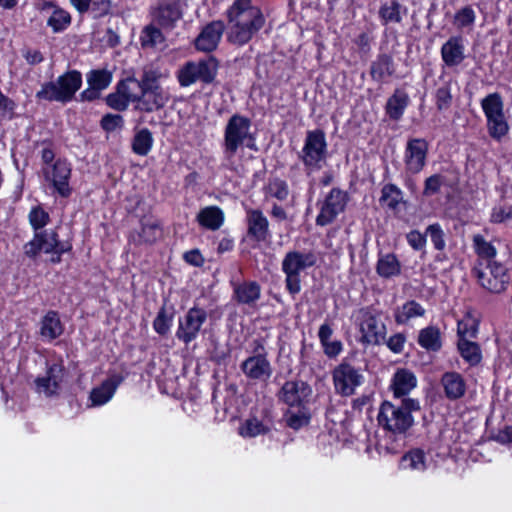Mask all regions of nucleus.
<instances>
[{
    "label": "nucleus",
    "mask_w": 512,
    "mask_h": 512,
    "mask_svg": "<svg viewBox=\"0 0 512 512\" xmlns=\"http://www.w3.org/2000/svg\"><path fill=\"white\" fill-rule=\"evenodd\" d=\"M247 235L256 242H264L270 237L269 221L259 209H248L246 215Z\"/></svg>",
    "instance_id": "4be33fe9"
},
{
    "label": "nucleus",
    "mask_w": 512,
    "mask_h": 512,
    "mask_svg": "<svg viewBox=\"0 0 512 512\" xmlns=\"http://www.w3.org/2000/svg\"><path fill=\"white\" fill-rule=\"evenodd\" d=\"M425 309L415 300H410L398 307L395 311V321L397 324H407L411 319L422 317Z\"/></svg>",
    "instance_id": "c9c22d12"
},
{
    "label": "nucleus",
    "mask_w": 512,
    "mask_h": 512,
    "mask_svg": "<svg viewBox=\"0 0 512 512\" xmlns=\"http://www.w3.org/2000/svg\"><path fill=\"white\" fill-rule=\"evenodd\" d=\"M81 85V73L77 70H70L59 76L56 81L42 84L41 89L36 93V98L49 102L67 103L74 98Z\"/></svg>",
    "instance_id": "39448f33"
},
{
    "label": "nucleus",
    "mask_w": 512,
    "mask_h": 512,
    "mask_svg": "<svg viewBox=\"0 0 512 512\" xmlns=\"http://www.w3.org/2000/svg\"><path fill=\"white\" fill-rule=\"evenodd\" d=\"M267 431V427H265L257 418L246 420L244 425L239 429V432L243 437H256L260 434H265Z\"/></svg>",
    "instance_id": "5fc2aeb1"
},
{
    "label": "nucleus",
    "mask_w": 512,
    "mask_h": 512,
    "mask_svg": "<svg viewBox=\"0 0 512 512\" xmlns=\"http://www.w3.org/2000/svg\"><path fill=\"white\" fill-rule=\"evenodd\" d=\"M394 62L390 55L380 54L375 61L371 63L370 75L377 82L384 81L385 78L394 74Z\"/></svg>",
    "instance_id": "2f4dec72"
},
{
    "label": "nucleus",
    "mask_w": 512,
    "mask_h": 512,
    "mask_svg": "<svg viewBox=\"0 0 512 512\" xmlns=\"http://www.w3.org/2000/svg\"><path fill=\"white\" fill-rule=\"evenodd\" d=\"M360 341L365 345H379L386 337L387 329L382 312L373 308L359 311Z\"/></svg>",
    "instance_id": "9d476101"
},
{
    "label": "nucleus",
    "mask_w": 512,
    "mask_h": 512,
    "mask_svg": "<svg viewBox=\"0 0 512 512\" xmlns=\"http://www.w3.org/2000/svg\"><path fill=\"white\" fill-rule=\"evenodd\" d=\"M140 40L143 47H155L163 43L165 38L159 28L148 25L143 29Z\"/></svg>",
    "instance_id": "09e8293b"
},
{
    "label": "nucleus",
    "mask_w": 512,
    "mask_h": 512,
    "mask_svg": "<svg viewBox=\"0 0 512 512\" xmlns=\"http://www.w3.org/2000/svg\"><path fill=\"white\" fill-rule=\"evenodd\" d=\"M245 377L254 382H267L273 373L272 365L268 358L249 356L240 365Z\"/></svg>",
    "instance_id": "a211bd4d"
},
{
    "label": "nucleus",
    "mask_w": 512,
    "mask_h": 512,
    "mask_svg": "<svg viewBox=\"0 0 512 512\" xmlns=\"http://www.w3.org/2000/svg\"><path fill=\"white\" fill-rule=\"evenodd\" d=\"M473 247L480 258L478 261L489 262L496 261L495 257L497 255L496 247L489 241H487L484 236L480 234H476L473 236Z\"/></svg>",
    "instance_id": "a19ab883"
},
{
    "label": "nucleus",
    "mask_w": 512,
    "mask_h": 512,
    "mask_svg": "<svg viewBox=\"0 0 512 512\" xmlns=\"http://www.w3.org/2000/svg\"><path fill=\"white\" fill-rule=\"evenodd\" d=\"M197 221L201 226L214 231L223 225L224 213L217 206H208L200 210Z\"/></svg>",
    "instance_id": "473e14b6"
},
{
    "label": "nucleus",
    "mask_w": 512,
    "mask_h": 512,
    "mask_svg": "<svg viewBox=\"0 0 512 512\" xmlns=\"http://www.w3.org/2000/svg\"><path fill=\"white\" fill-rule=\"evenodd\" d=\"M207 317V311L203 308L197 306L190 308L184 317L179 320L176 337L185 345H188L198 337L203 324L207 321Z\"/></svg>",
    "instance_id": "ddd939ff"
},
{
    "label": "nucleus",
    "mask_w": 512,
    "mask_h": 512,
    "mask_svg": "<svg viewBox=\"0 0 512 512\" xmlns=\"http://www.w3.org/2000/svg\"><path fill=\"white\" fill-rule=\"evenodd\" d=\"M15 107V102L0 91V119L11 118Z\"/></svg>",
    "instance_id": "e2e57ef3"
},
{
    "label": "nucleus",
    "mask_w": 512,
    "mask_h": 512,
    "mask_svg": "<svg viewBox=\"0 0 512 512\" xmlns=\"http://www.w3.org/2000/svg\"><path fill=\"white\" fill-rule=\"evenodd\" d=\"M407 8L400 4L397 0H389L384 2L379 8V18L383 25L391 23L398 24L402 22L403 16L406 15Z\"/></svg>",
    "instance_id": "c85d7f7f"
},
{
    "label": "nucleus",
    "mask_w": 512,
    "mask_h": 512,
    "mask_svg": "<svg viewBox=\"0 0 512 512\" xmlns=\"http://www.w3.org/2000/svg\"><path fill=\"white\" fill-rule=\"evenodd\" d=\"M310 422V414L302 407L297 413L288 412L286 414V424L288 427L299 430L308 425Z\"/></svg>",
    "instance_id": "864d4df0"
},
{
    "label": "nucleus",
    "mask_w": 512,
    "mask_h": 512,
    "mask_svg": "<svg viewBox=\"0 0 512 512\" xmlns=\"http://www.w3.org/2000/svg\"><path fill=\"white\" fill-rule=\"evenodd\" d=\"M312 394L311 386L303 380L286 381L279 390V401L290 407H303Z\"/></svg>",
    "instance_id": "2eb2a0df"
},
{
    "label": "nucleus",
    "mask_w": 512,
    "mask_h": 512,
    "mask_svg": "<svg viewBox=\"0 0 512 512\" xmlns=\"http://www.w3.org/2000/svg\"><path fill=\"white\" fill-rule=\"evenodd\" d=\"M376 271L382 278H391L401 273V264L393 253L380 255L377 261Z\"/></svg>",
    "instance_id": "f704fd0d"
},
{
    "label": "nucleus",
    "mask_w": 512,
    "mask_h": 512,
    "mask_svg": "<svg viewBox=\"0 0 512 512\" xmlns=\"http://www.w3.org/2000/svg\"><path fill=\"white\" fill-rule=\"evenodd\" d=\"M409 104V96L402 89H396L388 98L386 103V113L392 120H399Z\"/></svg>",
    "instance_id": "c756f323"
},
{
    "label": "nucleus",
    "mask_w": 512,
    "mask_h": 512,
    "mask_svg": "<svg viewBox=\"0 0 512 512\" xmlns=\"http://www.w3.org/2000/svg\"><path fill=\"white\" fill-rule=\"evenodd\" d=\"M153 145V136L149 129L143 128L138 131L132 141V150L139 156H146Z\"/></svg>",
    "instance_id": "c03bdc74"
},
{
    "label": "nucleus",
    "mask_w": 512,
    "mask_h": 512,
    "mask_svg": "<svg viewBox=\"0 0 512 512\" xmlns=\"http://www.w3.org/2000/svg\"><path fill=\"white\" fill-rule=\"evenodd\" d=\"M333 384L336 393L341 396H351L363 382V375L359 369L343 361L332 372Z\"/></svg>",
    "instance_id": "f8f14e48"
},
{
    "label": "nucleus",
    "mask_w": 512,
    "mask_h": 512,
    "mask_svg": "<svg viewBox=\"0 0 512 512\" xmlns=\"http://www.w3.org/2000/svg\"><path fill=\"white\" fill-rule=\"evenodd\" d=\"M416 383V377L412 372L404 369L398 370L391 385L394 396L400 398L407 395L416 386Z\"/></svg>",
    "instance_id": "7c9ffc66"
},
{
    "label": "nucleus",
    "mask_w": 512,
    "mask_h": 512,
    "mask_svg": "<svg viewBox=\"0 0 512 512\" xmlns=\"http://www.w3.org/2000/svg\"><path fill=\"white\" fill-rule=\"evenodd\" d=\"M106 103L114 110L125 111L130 101L117 90L115 93H111L106 97Z\"/></svg>",
    "instance_id": "13d9d810"
},
{
    "label": "nucleus",
    "mask_w": 512,
    "mask_h": 512,
    "mask_svg": "<svg viewBox=\"0 0 512 512\" xmlns=\"http://www.w3.org/2000/svg\"><path fill=\"white\" fill-rule=\"evenodd\" d=\"M86 79L88 85L102 91L110 85L112 73L106 69H95L87 73Z\"/></svg>",
    "instance_id": "a18cd8bd"
},
{
    "label": "nucleus",
    "mask_w": 512,
    "mask_h": 512,
    "mask_svg": "<svg viewBox=\"0 0 512 512\" xmlns=\"http://www.w3.org/2000/svg\"><path fill=\"white\" fill-rule=\"evenodd\" d=\"M89 11L95 19L104 17L111 11V0H93Z\"/></svg>",
    "instance_id": "bf43d9fd"
},
{
    "label": "nucleus",
    "mask_w": 512,
    "mask_h": 512,
    "mask_svg": "<svg viewBox=\"0 0 512 512\" xmlns=\"http://www.w3.org/2000/svg\"><path fill=\"white\" fill-rule=\"evenodd\" d=\"M122 382V377L113 375L104 380L99 387L92 389L90 399L93 406H100L107 403L114 395L117 387Z\"/></svg>",
    "instance_id": "a878e982"
},
{
    "label": "nucleus",
    "mask_w": 512,
    "mask_h": 512,
    "mask_svg": "<svg viewBox=\"0 0 512 512\" xmlns=\"http://www.w3.org/2000/svg\"><path fill=\"white\" fill-rule=\"evenodd\" d=\"M70 23V14L60 8H55L52 15L47 20V25L50 26L55 33L65 30Z\"/></svg>",
    "instance_id": "de8ad7c7"
},
{
    "label": "nucleus",
    "mask_w": 512,
    "mask_h": 512,
    "mask_svg": "<svg viewBox=\"0 0 512 512\" xmlns=\"http://www.w3.org/2000/svg\"><path fill=\"white\" fill-rule=\"evenodd\" d=\"M63 372L64 366L61 363L48 365L46 376L35 379L36 391L46 397L57 395L63 378Z\"/></svg>",
    "instance_id": "aec40b11"
},
{
    "label": "nucleus",
    "mask_w": 512,
    "mask_h": 512,
    "mask_svg": "<svg viewBox=\"0 0 512 512\" xmlns=\"http://www.w3.org/2000/svg\"><path fill=\"white\" fill-rule=\"evenodd\" d=\"M440 384L443 387L445 397L451 401L462 398L466 393V381L458 372H445L440 379Z\"/></svg>",
    "instance_id": "b1692460"
},
{
    "label": "nucleus",
    "mask_w": 512,
    "mask_h": 512,
    "mask_svg": "<svg viewBox=\"0 0 512 512\" xmlns=\"http://www.w3.org/2000/svg\"><path fill=\"white\" fill-rule=\"evenodd\" d=\"M426 235L430 236L436 250L442 251L446 247L445 234L440 224L434 223L426 228Z\"/></svg>",
    "instance_id": "6e6d98bb"
},
{
    "label": "nucleus",
    "mask_w": 512,
    "mask_h": 512,
    "mask_svg": "<svg viewBox=\"0 0 512 512\" xmlns=\"http://www.w3.org/2000/svg\"><path fill=\"white\" fill-rule=\"evenodd\" d=\"M419 409V402L411 398L401 399L398 403L384 401L377 416L378 424L393 434H404L413 425L412 412Z\"/></svg>",
    "instance_id": "f03ea898"
},
{
    "label": "nucleus",
    "mask_w": 512,
    "mask_h": 512,
    "mask_svg": "<svg viewBox=\"0 0 512 512\" xmlns=\"http://www.w3.org/2000/svg\"><path fill=\"white\" fill-rule=\"evenodd\" d=\"M162 231L157 221L143 222L141 231L131 234L135 244H152L161 236Z\"/></svg>",
    "instance_id": "72a5a7b5"
},
{
    "label": "nucleus",
    "mask_w": 512,
    "mask_h": 512,
    "mask_svg": "<svg viewBox=\"0 0 512 512\" xmlns=\"http://www.w3.org/2000/svg\"><path fill=\"white\" fill-rule=\"evenodd\" d=\"M452 92L451 83L445 82L443 85L438 87L435 92V103L439 111H446L451 107L452 104Z\"/></svg>",
    "instance_id": "8fccbe9b"
},
{
    "label": "nucleus",
    "mask_w": 512,
    "mask_h": 512,
    "mask_svg": "<svg viewBox=\"0 0 512 512\" xmlns=\"http://www.w3.org/2000/svg\"><path fill=\"white\" fill-rule=\"evenodd\" d=\"M63 324L56 311H49L40 321V335L42 338L52 341L62 335Z\"/></svg>",
    "instance_id": "cd10ccee"
},
{
    "label": "nucleus",
    "mask_w": 512,
    "mask_h": 512,
    "mask_svg": "<svg viewBox=\"0 0 512 512\" xmlns=\"http://www.w3.org/2000/svg\"><path fill=\"white\" fill-rule=\"evenodd\" d=\"M71 248L70 242L60 241L57 232L49 229L34 233L33 239L23 246V251L30 259H35L41 252L54 254L56 257H52L51 261L58 263L61 261V255Z\"/></svg>",
    "instance_id": "0eeeda50"
},
{
    "label": "nucleus",
    "mask_w": 512,
    "mask_h": 512,
    "mask_svg": "<svg viewBox=\"0 0 512 512\" xmlns=\"http://www.w3.org/2000/svg\"><path fill=\"white\" fill-rule=\"evenodd\" d=\"M218 69L217 61L209 58L185 63L177 72L180 86L188 87L196 82L209 84L216 77Z\"/></svg>",
    "instance_id": "1a4fd4ad"
},
{
    "label": "nucleus",
    "mask_w": 512,
    "mask_h": 512,
    "mask_svg": "<svg viewBox=\"0 0 512 512\" xmlns=\"http://www.w3.org/2000/svg\"><path fill=\"white\" fill-rule=\"evenodd\" d=\"M270 191L273 197L281 201L285 200L289 194L287 183L280 179H276L270 184Z\"/></svg>",
    "instance_id": "680f3d73"
},
{
    "label": "nucleus",
    "mask_w": 512,
    "mask_h": 512,
    "mask_svg": "<svg viewBox=\"0 0 512 512\" xmlns=\"http://www.w3.org/2000/svg\"><path fill=\"white\" fill-rule=\"evenodd\" d=\"M472 273L479 285L491 293H502L511 281L508 269L498 261H477Z\"/></svg>",
    "instance_id": "6e6552de"
},
{
    "label": "nucleus",
    "mask_w": 512,
    "mask_h": 512,
    "mask_svg": "<svg viewBox=\"0 0 512 512\" xmlns=\"http://www.w3.org/2000/svg\"><path fill=\"white\" fill-rule=\"evenodd\" d=\"M242 147L256 149L251 120L243 115L233 114L224 129L223 153L227 159H232Z\"/></svg>",
    "instance_id": "7ed1b4c3"
},
{
    "label": "nucleus",
    "mask_w": 512,
    "mask_h": 512,
    "mask_svg": "<svg viewBox=\"0 0 512 512\" xmlns=\"http://www.w3.org/2000/svg\"><path fill=\"white\" fill-rule=\"evenodd\" d=\"M225 25L222 21H212L207 24L195 39V47L199 51L211 52L215 50L221 40Z\"/></svg>",
    "instance_id": "412c9836"
},
{
    "label": "nucleus",
    "mask_w": 512,
    "mask_h": 512,
    "mask_svg": "<svg viewBox=\"0 0 512 512\" xmlns=\"http://www.w3.org/2000/svg\"><path fill=\"white\" fill-rule=\"evenodd\" d=\"M512 219V206L509 207H496L491 214V221L494 223H502Z\"/></svg>",
    "instance_id": "69168bd1"
},
{
    "label": "nucleus",
    "mask_w": 512,
    "mask_h": 512,
    "mask_svg": "<svg viewBox=\"0 0 512 512\" xmlns=\"http://www.w3.org/2000/svg\"><path fill=\"white\" fill-rule=\"evenodd\" d=\"M404 343H405V337L403 334H395V335H392L388 341H387V346L389 347V349L395 353H400L402 350H403V347H404Z\"/></svg>",
    "instance_id": "338daca9"
},
{
    "label": "nucleus",
    "mask_w": 512,
    "mask_h": 512,
    "mask_svg": "<svg viewBox=\"0 0 512 512\" xmlns=\"http://www.w3.org/2000/svg\"><path fill=\"white\" fill-rule=\"evenodd\" d=\"M486 127L489 136L496 140L501 141L509 132V124L505 114L487 118Z\"/></svg>",
    "instance_id": "37998d69"
},
{
    "label": "nucleus",
    "mask_w": 512,
    "mask_h": 512,
    "mask_svg": "<svg viewBox=\"0 0 512 512\" xmlns=\"http://www.w3.org/2000/svg\"><path fill=\"white\" fill-rule=\"evenodd\" d=\"M428 147V142L423 138H411L407 141L404 162L408 173L417 174L422 171L426 165Z\"/></svg>",
    "instance_id": "dca6fc26"
},
{
    "label": "nucleus",
    "mask_w": 512,
    "mask_h": 512,
    "mask_svg": "<svg viewBox=\"0 0 512 512\" xmlns=\"http://www.w3.org/2000/svg\"><path fill=\"white\" fill-rule=\"evenodd\" d=\"M418 343L427 351H439L442 346L440 330L434 326H429L420 330Z\"/></svg>",
    "instance_id": "e433bc0d"
},
{
    "label": "nucleus",
    "mask_w": 512,
    "mask_h": 512,
    "mask_svg": "<svg viewBox=\"0 0 512 512\" xmlns=\"http://www.w3.org/2000/svg\"><path fill=\"white\" fill-rule=\"evenodd\" d=\"M153 20L163 29L172 30L183 17L181 0H164L152 12Z\"/></svg>",
    "instance_id": "f3484780"
},
{
    "label": "nucleus",
    "mask_w": 512,
    "mask_h": 512,
    "mask_svg": "<svg viewBox=\"0 0 512 512\" xmlns=\"http://www.w3.org/2000/svg\"><path fill=\"white\" fill-rule=\"evenodd\" d=\"M406 238L409 245L415 250H421L426 244V235L420 233L418 230L410 231Z\"/></svg>",
    "instance_id": "0e129e2a"
},
{
    "label": "nucleus",
    "mask_w": 512,
    "mask_h": 512,
    "mask_svg": "<svg viewBox=\"0 0 512 512\" xmlns=\"http://www.w3.org/2000/svg\"><path fill=\"white\" fill-rule=\"evenodd\" d=\"M118 91L124 95L130 103H137L141 98L143 85L140 78L128 77L117 84Z\"/></svg>",
    "instance_id": "58836bf2"
},
{
    "label": "nucleus",
    "mask_w": 512,
    "mask_h": 512,
    "mask_svg": "<svg viewBox=\"0 0 512 512\" xmlns=\"http://www.w3.org/2000/svg\"><path fill=\"white\" fill-rule=\"evenodd\" d=\"M162 72L153 65L145 66L140 76L142 83L141 98L137 107L145 112H153L163 108L169 101V94L160 85Z\"/></svg>",
    "instance_id": "20e7f679"
},
{
    "label": "nucleus",
    "mask_w": 512,
    "mask_h": 512,
    "mask_svg": "<svg viewBox=\"0 0 512 512\" xmlns=\"http://www.w3.org/2000/svg\"><path fill=\"white\" fill-rule=\"evenodd\" d=\"M122 125L123 117L119 114H106L101 119V126L105 131H114Z\"/></svg>",
    "instance_id": "052dcab7"
},
{
    "label": "nucleus",
    "mask_w": 512,
    "mask_h": 512,
    "mask_svg": "<svg viewBox=\"0 0 512 512\" xmlns=\"http://www.w3.org/2000/svg\"><path fill=\"white\" fill-rule=\"evenodd\" d=\"M467 332L463 329V324L458 323V351L461 357L470 365L476 366L482 360V352L480 346L473 341L466 339Z\"/></svg>",
    "instance_id": "393cba45"
},
{
    "label": "nucleus",
    "mask_w": 512,
    "mask_h": 512,
    "mask_svg": "<svg viewBox=\"0 0 512 512\" xmlns=\"http://www.w3.org/2000/svg\"><path fill=\"white\" fill-rule=\"evenodd\" d=\"M401 467L413 471L423 472L426 465V456L421 449H412L401 458Z\"/></svg>",
    "instance_id": "79ce46f5"
},
{
    "label": "nucleus",
    "mask_w": 512,
    "mask_h": 512,
    "mask_svg": "<svg viewBox=\"0 0 512 512\" xmlns=\"http://www.w3.org/2000/svg\"><path fill=\"white\" fill-rule=\"evenodd\" d=\"M441 57L448 67L460 65L466 58L463 37L451 36L441 47Z\"/></svg>",
    "instance_id": "5701e85b"
},
{
    "label": "nucleus",
    "mask_w": 512,
    "mask_h": 512,
    "mask_svg": "<svg viewBox=\"0 0 512 512\" xmlns=\"http://www.w3.org/2000/svg\"><path fill=\"white\" fill-rule=\"evenodd\" d=\"M347 202L348 195L345 191L339 188L331 189L320 204V212L316 217V224L318 226L331 224L345 210Z\"/></svg>",
    "instance_id": "4468645a"
},
{
    "label": "nucleus",
    "mask_w": 512,
    "mask_h": 512,
    "mask_svg": "<svg viewBox=\"0 0 512 512\" xmlns=\"http://www.w3.org/2000/svg\"><path fill=\"white\" fill-rule=\"evenodd\" d=\"M184 259L187 263L196 267H199L204 263V258L202 257L200 251L197 249L187 251L184 254Z\"/></svg>",
    "instance_id": "774afa93"
},
{
    "label": "nucleus",
    "mask_w": 512,
    "mask_h": 512,
    "mask_svg": "<svg viewBox=\"0 0 512 512\" xmlns=\"http://www.w3.org/2000/svg\"><path fill=\"white\" fill-rule=\"evenodd\" d=\"M327 153L326 136L323 130L316 129L306 133L300 158L310 169H320Z\"/></svg>",
    "instance_id": "9b49d317"
},
{
    "label": "nucleus",
    "mask_w": 512,
    "mask_h": 512,
    "mask_svg": "<svg viewBox=\"0 0 512 512\" xmlns=\"http://www.w3.org/2000/svg\"><path fill=\"white\" fill-rule=\"evenodd\" d=\"M261 296V287L256 281L235 285L234 299L243 305L254 307Z\"/></svg>",
    "instance_id": "bb28decb"
},
{
    "label": "nucleus",
    "mask_w": 512,
    "mask_h": 512,
    "mask_svg": "<svg viewBox=\"0 0 512 512\" xmlns=\"http://www.w3.org/2000/svg\"><path fill=\"white\" fill-rule=\"evenodd\" d=\"M44 175L46 180L51 181L57 193L62 197H68L71 194L69 179L71 175V167L65 161L58 159L51 167V170L45 169Z\"/></svg>",
    "instance_id": "6ab92c4d"
},
{
    "label": "nucleus",
    "mask_w": 512,
    "mask_h": 512,
    "mask_svg": "<svg viewBox=\"0 0 512 512\" xmlns=\"http://www.w3.org/2000/svg\"><path fill=\"white\" fill-rule=\"evenodd\" d=\"M317 262L316 254L312 251L301 252L297 250L289 251L282 260V271L285 274V285L291 295H296L301 291L300 273Z\"/></svg>",
    "instance_id": "423d86ee"
},
{
    "label": "nucleus",
    "mask_w": 512,
    "mask_h": 512,
    "mask_svg": "<svg viewBox=\"0 0 512 512\" xmlns=\"http://www.w3.org/2000/svg\"><path fill=\"white\" fill-rule=\"evenodd\" d=\"M228 41L242 46L248 43L265 25L262 10L252 0H235L226 12Z\"/></svg>",
    "instance_id": "f257e3e1"
},
{
    "label": "nucleus",
    "mask_w": 512,
    "mask_h": 512,
    "mask_svg": "<svg viewBox=\"0 0 512 512\" xmlns=\"http://www.w3.org/2000/svg\"><path fill=\"white\" fill-rule=\"evenodd\" d=\"M173 314H169L165 306H162L153 322L154 330L160 335H166L172 324Z\"/></svg>",
    "instance_id": "603ef678"
},
{
    "label": "nucleus",
    "mask_w": 512,
    "mask_h": 512,
    "mask_svg": "<svg viewBox=\"0 0 512 512\" xmlns=\"http://www.w3.org/2000/svg\"><path fill=\"white\" fill-rule=\"evenodd\" d=\"M476 21V12L471 5H466L458 9L452 20L453 26L457 30H473Z\"/></svg>",
    "instance_id": "4c0bfd02"
},
{
    "label": "nucleus",
    "mask_w": 512,
    "mask_h": 512,
    "mask_svg": "<svg viewBox=\"0 0 512 512\" xmlns=\"http://www.w3.org/2000/svg\"><path fill=\"white\" fill-rule=\"evenodd\" d=\"M402 201V191L394 184H386L381 190L380 202L390 209H396Z\"/></svg>",
    "instance_id": "49530a36"
},
{
    "label": "nucleus",
    "mask_w": 512,
    "mask_h": 512,
    "mask_svg": "<svg viewBox=\"0 0 512 512\" xmlns=\"http://www.w3.org/2000/svg\"><path fill=\"white\" fill-rule=\"evenodd\" d=\"M481 108L487 118L503 115L504 101L500 93L494 92L485 96L481 100Z\"/></svg>",
    "instance_id": "ea45409f"
},
{
    "label": "nucleus",
    "mask_w": 512,
    "mask_h": 512,
    "mask_svg": "<svg viewBox=\"0 0 512 512\" xmlns=\"http://www.w3.org/2000/svg\"><path fill=\"white\" fill-rule=\"evenodd\" d=\"M443 183L444 177L440 174L428 177L424 183L423 195L428 197L438 193Z\"/></svg>",
    "instance_id": "4d7b16f0"
},
{
    "label": "nucleus",
    "mask_w": 512,
    "mask_h": 512,
    "mask_svg": "<svg viewBox=\"0 0 512 512\" xmlns=\"http://www.w3.org/2000/svg\"><path fill=\"white\" fill-rule=\"evenodd\" d=\"M29 223L32 226L34 233L42 231L43 228L50 222V216L41 206H36L31 209L28 215Z\"/></svg>",
    "instance_id": "3c124183"
}]
</instances>
